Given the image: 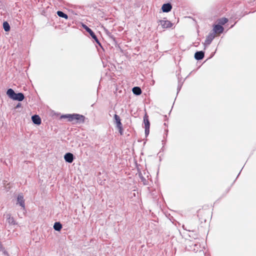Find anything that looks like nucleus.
<instances>
[{
  "mask_svg": "<svg viewBox=\"0 0 256 256\" xmlns=\"http://www.w3.org/2000/svg\"><path fill=\"white\" fill-rule=\"evenodd\" d=\"M190 250H193L194 252H198L199 250L200 244H192V246L190 245Z\"/></svg>",
  "mask_w": 256,
  "mask_h": 256,
  "instance_id": "nucleus-14",
  "label": "nucleus"
},
{
  "mask_svg": "<svg viewBox=\"0 0 256 256\" xmlns=\"http://www.w3.org/2000/svg\"><path fill=\"white\" fill-rule=\"evenodd\" d=\"M144 124L145 128H150V122L148 120V116L146 115L144 118Z\"/></svg>",
  "mask_w": 256,
  "mask_h": 256,
  "instance_id": "nucleus-17",
  "label": "nucleus"
},
{
  "mask_svg": "<svg viewBox=\"0 0 256 256\" xmlns=\"http://www.w3.org/2000/svg\"><path fill=\"white\" fill-rule=\"evenodd\" d=\"M21 106H22L21 104L18 103V104L16 105V108H20V107H21Z\"/></svg>",
  "mask_w": 256,
  "mask_h": 256,
  "instance_id": "nucleus-24",
  "label": "nucleus"
},
{
  "mask_svg": "<svg viewBox=\"0 0 256 256\" xmlns=\"http://www.w3.org/2000/svg\"><path fill=\"white\" fill-rule=\"evenodd\" d=\"M114 122L116 124V127L119 130V132L121 135L122 134V124L120 122V116L115 114L114 116Z\"/></svg>",
  "mask_w": 256,
  "mask_h": 256,
  "instance_id": "nucleus-3",
  "label": "nucleus"
},
{
  "mask_svg": "<svg viewBox=\"0 0 256 256\" xmlns=\"http://www.w3.org/2000/svg\"><path fill=\"white\" fill-rule=\"evenodd\" d=\"M74 156L72 154L68 152L64 156V159L66 162L72 163L74 160Z\"/></svg>",
  "mask_w": 256,
  "mask_h": 256,
  "instance_id": "nucleus-7",
  "label": "nucleus"
},
{
  "mask_svg": "<svg viewBox=\"0 0 256 256\" xmlns=\"http://www.w3.org/2000/svg\"><path fill=\"white\" fill-rule=\"evenodd\" d=\"M132 92L136 95H140L142 93V90L140 88L136 86L132 88Z\"/></svg>",
  "mask_w": 256,
  "mask_h": 256,
  "instance_id": "nucleus-15",
  "label": "nucleus"
},
{
  "mask_svg": "<svg viewBox=\"0 0 256 256\" xmlns=\"http://www.w3.org/2000/svg\"><path fill=\"white\" fill-rule=\"evenodd\" d=\"M6 94L10 98L13 100H16L18 101H22L24 98V94L22 92L18 94L15 93L14 90L12 88H9L6 92Z\"/></svg>",
  "mask_w": 256,
  "mask_h": 256,
  "instance_id": "nucleus-2",
  "label": "nucleus"
},
{
  "mask_svg": "<svg viewBox=\"0 0 256 256\" xmlns=\"http://www.w3.org/2000/svg\"><path fill=\"white\" fill-rule=\"evenodd\" d=\"M228 22V20L226 18H222L219 20V24H224Z\"/></svg>",
  "mask_w": 256,
  "mask_h": 256,
  "instance_id": "nucleus-20",
  "label": "nucleus"
},
{
  "mask_svg": "<svg viewBox=\"0 0 256 256\" xmlns=\"http://www.w3.org/2000/svg\"><path fill=\"white\" fill-rule=\"evenodd\" d=\"M6 221L9 224H13V225H14L16 224V222L14 220V218L12 217L10 214H6Z\"/></svg>",
  "mask_w": 256,
  "mask_h": 256,
  "instance_id": "nucleus-11",
  "label": "nucleus"
},
{
  "mask_svg": "<svg viewBox=\"0 0 256 256\" xmlns=\"http://www.w3.org/2000/svg\"><path fill=\"white\" fill-rule=\"evenodd\" d=\"M3 28L6 32H8L10 30V26L7 22H4Z\"/></svg>",
  "mask_w": 256,
  "mask_h": 256,
  "instance_id": "nucleus-19",
  "label": "nucleus"
},
{
  "mask_svg": "<svg viewBox=\"0 0 256 256\" xmlns=\"http://www.w3.org/2000/svg\"><path fill=\"white\" fill-rule=\"evenodd\" d=\"M204 54L202 51L196 52L194 54V58L196 60H200L204 57Z\"/></svg>",
  "mask_w": 256,
  "mask_h": 256,
  "instance_id": "nucleus-12",
  "label": "nucleus"
},
{
  "mask_svg": "<svg viewBox=\"0 0 256 256\" xmlns=\"http://www.w3.org/2000/svg\"><path fill=\"white\" fill-rule=\"evenodd\" d=\"M18 204L21 206L24 211L26 210L24 200V196L22 194H18V196L16 204Z\"/></svg>",
  "mask_w": 256,
  "mask_h": 256,
  "instance_id": "nucleus-5",
  "label": "nucleus"
},
{
  "mask_svg": "<svg viewBox=\"0 0 256 256\" xmlns=\"http://www.w3.org/2000/svg\"><path fill=\"white\" fill-rule=\"evenodd\" d=\"M172 6L169 3L164 4L162 5V9L163 12H168L171 10Z\"/></svg>",
  "mask_w": 256,
  "mask_h": 256,
  "instance_id": "nucleus-8",
  "label": "nucleus"
},
{
  "mask_svg": "<svg viewBox=\"0 0 256 256\" xmlns=\"http://www.w3.org/2000/svg\"><path fill=\"white\" fill-rule=\"evenodd\" d=\"M140 179L142 182H143L144 184H147L146 180L142 176H140Z\"/></svg>",
  "mask_w": 256,
  "mask_h": 256,
  "instance_id": "nucleus-22",
  "label": "nucleus"
},
{
  "mask_svg": "<svg viewBox=\"0 0 256 256\" xmlns=\"http://www.w3.org/2000/svg\"><path fill=\"white\" fill-rule=\"evenodd\" d=\"M150 132V128H145V134L146 136H147Z\"/></svg>",
  "mask_w": 256,
  "mask_h": 256,
  "instance_id": "nucleus-21",
  "label": "nucleus"
},
{
  "mask_svg": "<svg viewBox=\"0 0 256 256\" xmlns=\"http://www.w3.org/2000/svg\"><path fill=\"white\" fill-rule=\"evenodd\" d=\"M215 37V34L214 33L210 34L206 37V40H205V44H210L212 40Z\"/></svg>",
  "mask_w": 256,
  "mask_h": 256,
  "instance_id": "nucleus-9",
  "label": "nucleus"
},
{
  "mask_svg": "<svg viewBox=\"0 0 256 256\" xmlns=\"http://www.w3.org/2000/svg\"><path fill=\"white\" fill-rule=\"evenodd\" d=\"M160 24L162 26L163 28H170L172 26V24L169 20H160L159 21Z\"/></svg>",
  "mask_w": 256,
  "mask_h": 256,
  "instance_id": "nucleus-6",
  "label": "nucleus"
},
{
  "mask_svg": "<svg viewBox=\"0 0 256 256\" xmlns=\"http://www.w3.org/2000/svg\"><path fill=\"white\" fill-rule=\"evenodd\" d=\"M62 118H68L69 122L76 120V122L78 123H84L85 120L84 116L76 114L63 115Z\"/></svg>",
  "mask_w": 256,
  "mask_h": 256,
  "instance_id": "nucleus-1",
  "label": "nucleus"
},
{
  "mask_svg": "<svg viewBox=\"0 0 256 256\" xmlns=\"http://www.w3.org/2000/svg\"><path fill=\"white\" fill-rule=\"evenodd\" d=\"M84 27L85 28V30H86V32H88L90 34V36L95 40V42L98 44L100 46V42L98 38H97V37L96 36V34H94V33L92 32V30L86 25L84 26Z\"/></svg>",
  "mask_w": 256,
  "mask_h": 256,
  "instance_id": "nucleus-4",
  "label": "nucleus"
},
{
  "mask_svg": "<svg viewBox=\"0 0 256 256\" xmlns=\"http://www.w3.org/2000/svg\"><path fill=\"white\" fill-rule=\"evenodd\" d=\"M2 252L4 255H5L6 256H8V254L7 252H6L4 249L2 250Z\"/></svg>",
  "mask_w": 256,
  "mask_h": 256,
  "instance_id": "nucleus-23",
  "label": "nucleus"
},
{
  "mask_svg": "<svg viewBox=\"0 0 256 256\" xmlns=\"http://www.w3.org/2000/svg\"><path fill=\"white\" fill-rule=\"evenodd\" d=\"M57 14L60 17L63 18H64L66 19H68V15L66 14H64V12H63L62 11H58L57 12Z\"/></svg>",
  "mask_w": 256,
  "mask_h": 256,
  "instance_id": "nucleus-18",
  "label": "nucleus"
},
{
  "mask_svg": "<svg viewBox=\"0 0 256 256\" xmlns=\"http://www.w3.org/2000/svg\"><path fill=\"white\" fill-rule=\"evenodd\" d=\"M213 30L214 31V33L221 34L224 31V28L220 25L216 24L214 26Z\"/></svg>",
  "mask_w": 256,
  "mask_h": 256,
  "instance_id": "nucleus-10",
  "label": "nucleus"
},
{
  "mask_svg": "<svg viewBox=\"0 0 256 256\" xmlns=\"http://www.w3.org/2000/svg\"><path fill=\"white\" fill-rule=\"evenodd\" d=\"M62 228V225L59 222H56L54 226V228L56 231H60Z\"/></svg>",
  "mask_w": 256,
  "mask_h": 256,
  "instance_id": "nucleus-16",
  "label": "nucleus"
},
{
  "mask_svg": "<svg viewBox=\"0 0 256 256\" xmlns=\"http://www.w3.org/2000/svg\"><path fill=\"white\" fill-rule=\"evenodd\" d=\"M32 122L36 124H40L41 123V119L38 115H34L32 116Z\"/></svg>",
  "mask_w": 256,
  "mask_h": 256,
  "instance_id": "nucleus-13",
  "label": "nucleus"
}]
</instances>
